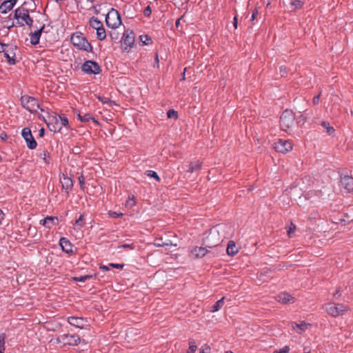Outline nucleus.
<instances>
[{"instance_id":"f257e3e1","label":"nucleus","mask_w":353,"mask_h":353,"mask_svg":"<svg viewBox=\"0 0 353 353\" xmlns=\"http://www.w3.org/2000/svg\"><path fill=\"white\" fill-rule=\"evenodd\" d=\"M225 228V225H218L211 229L204 240V245L208 248H214L219 245L223 239L225 238L224 235H220L221 232H224Z\"/></svg>"},{"instance_id":"f03ea898","label":"nucleus","mask_w":353,"mask_h":353,"mask_svg":"<svg viewBox=\"0 0 353 353\" xmlns=\"http://www.w3.org/2000/svg\"><path fill=\"white\" fill-rule=\"evenodd\" d=\"M70 41L72 45L79 50L86 52H92V45L88 41L87 39L81 32H77L73 33L71 35Z\"/></svg>"},{"instance_id":"7ed1b4c3","label":"nucleus","mask_w":353,"mask_h":353,"mask_svg":"<svg viewBox=\"0 0 353 353\" xmlns=\"http://www.w3.org/2000/svg\"><path fill=\"white\" fill-rule=\"evenodd\" d=\"M14 19L19 20V19H21L24 22L25 24L28 26L29 27H32L33 24V19L29 14V11L28 9L20 7L14 10ZM17 24L19 26H23L24 23L21 22L19 21H17Z\"/></svg>"},{"instance_id":"20e7f679","label":"nucleus","mask_w":353,"mask_h":353,"mask_svg":"<svg viewBox=\"0 0 353 353\" xmlns=\"http://www.w3.org/2000/svg\"><path fill=\"white\" fill-rule=\"evenodd\" d=\"M295 115L292 110H285L280 117V126L282 130L288 131L294 124Z\"/></svg>"},{"instance_id":"39448f33","label":"nucleus","mask_w":353,"mask_h":353,"mask_svg":"<svg viewBox=\"0 0 353 353\" xmlns=\"http://www.w3.org/2000/svg\"><path fill=\"white\" fill-rule=\"evenodd\" d=\"M105 23L108 27L112 29H116L122 23L121 15L117 10L112 8L108 12L105 17Z\"/></svg>"},{"instance_id":"423d86ee","label":"nucleus","mask_w":353,"mask_h":353,"mask_svg":"<svg viewBox=\"0 0 353 353\" xmlns=\"http://www.w3.org/2000/svg\"><path fill=\"white\" fill-rule=\"evenodd\" d=\"M20 101L22 106L30 112H36L40 108L39 101L34 97L23 95Z\"/></svg>"},{"instance_id":"0eeeda50","label":"nucleus","mask_w":353,"mask_h":353,"mask_svg":"<svg viewBox=\"0 0 353 353\" xmlns=\"http://www.w3.org/2000/svg\"><path fill=\"white\" fill-rule=\"evenodd\" d=\"M325 309L328 314L334 317L343 315L348 310V307L345 305L334 303H329L326 304Z\"/></svg>"},{"instance_id":"6e6552de","label":"nucleus","mask_w":353,"mask_h":353,"mask_svg":"<svg viewBox=\"0 0 353 353\" xmlns=\"http://www.w3.org/2000/svg\"><path fill=\"white\" fill-rule=\"evenodd\" d=\"M57 341L63 345H76L81 342V339L77 334H64L57 337Z\"/></svg>"},{"instance_id":"1a4fd4ad","label":"nucleus","mask_w":353,"mask_h":353,"mask_svg":"<svg viewBox=\"0 0 353 353\" xmlns=\"http://www.w3.org/2000/svg\"><path fill=\"white\" fill-rule=\"evenodd\" d=\"M81 70L86 74H98L101 72L100 65L94 61H86L81 66Z\"/></svg>"},{"instance_id":"9d476101","label":"nucleus","mask_w":353,"mask_h":353,"mask_svg":"<svg viewBox=\"0 0 353 353\" xmlns=\"http://www.w3.org/2000/svg\"><path fill=\"white\" fill-rule=\"evenodd\" d=\"M21 136L26 142L27 147L30 150H34L37 146V143L32 136L31 130L29 128H24L21 132Z\"/></svg>"},{"instance_id":"9b49d317","label":"nucleus","mask_w":353,"mask_h":353,"mask_svg":"<svg viewBox=\"0 0 353 353\" xmlns=\"http://www.w3.org/2000/svg\"><path fill=\"white\" fill-rule=\"evenodd\" d=\"M16 50V46L5 45V46L3 47V50L1 51L2 52H3L4 57L7 59L8 63L10 65H14L16 63V54L14 52Z\"/></svg>"},{"instance_id":"f8f14e48","label":"nucleus","mask_w":353,"mask_h":353,"mask_svg":"<svg viewBox=\"0 0 353 353\" xmlns=\"http://www.w3.org/2000/svg\"><path fill=\"white\" fill-rule=\"evenodd\" d=\"M274 148L277 152L285 154L292 150V144L289 141L279 139L274 143Z\"/></svg>"},{"instance_id":"ddd939ff","label":"nucleus","mask_w":353,"mask_h":353,"mask_svg":"<svg viewBox=\"0 0 353 353\" xmlns=\"http://www.w3.org/2000/svg\"><path fill=\"white\" fill-rule=\"evenodd\" d=\"M45 122L52 132H58L61 130L59 120L55 116H48V120H45Z\"/></svg>"},{"instance_id":"4468645a","label":"nucleus","mask_w":353,"mask_h":353,"mask_svg":"<svg viewBox=\"0 0 353 353\" xmlns=\"http://www.w3.org/2000/svg\"><path fill=\"white\" fill-rule=\"evenodd\" d=\"M135 41V34L132 30H125L123 37L122 42L123 44L129 47H132Z\"/></svg>"},{"instance_id":"2eb2a0df","label":"nucleus","mask_w":353,"mask_h":353,"mask_svg":"<svg viewBox=\"0 0 353 353\" xmlns=\"http://www.w3.org/2000/svg\"><path fill=\"white\" fill-rule=\"evenodd\" d=\"M341 185L347 190V192H350L353 190V178L348 175L341 176Z\"/></svg>"},{"instance_id":"dca6fc26","label":"nucleus","mask_w":353,"mask_h":353,"mask_svg":"<svg viewBox=\"0 0 353 353\" xmlns=\"http://www.w3.org/2000/svg\"><path fill=\"white\" fill-rule=\"evenodd\" d=\"M59 245L61 247V249L63 252L67 254H72V244L70 241L65 237H61L59 240Z\"/></svg>"},{"instance_id":"f3484780","label":"nucleus","mask_w":353,"mask_h":353,"mask_svg":"<svg viewBox=\"0 0 353 353\" xmlns=\"http://www.w3.org/2000/svg\"><path fill=\"white\" fill-rule=\"evenodd\" d=\"M17 1V0L4 1L0 6V12L2 14H6L8 11L11 10L16 4Z\"/></svg>"},{"instance_id":"a211bd4d","label":"nucleus","mask_w":353,"mask_h":353,"mask_svg":"<svg viewBox=\"0 0 353 353\" xmlns=\"http://www.w3.org/2000/svg\"><path fill=\"white\" fill-rule=\"evenodd\" d=\"M68 322L73 326H75L79 328H83L85 324V321L83 318H79L77 316H70L68 319Z\"/></svg>"},{"instance_id":"6ab92c4d","label":"nucleus","mask_w":353,"mask_h":353,"mask_svg":"<svg viewBox=\"0 0 353 353\" xmlns=\"http://www.w3.org/2000/svg\"><path fill=\"white\" fill-rule=\"evenodd\" d=\"M276 299L279 302L284 304L288 303L291 301L294 302V297L286 292L280 293L276 296Z\"/></svg>"},{"instance_id":"aec40b11","label":"nucleus","mask_w":353,"mask_h":353,"mask_svg":"<svg viewBox=\"0 0 353 353\" xmlns=\"http://www.w3.org/2000/svg\"><path fill=\"white\" fill-rule=\"evenodd\" d=\"M41 36V30H37L34 32L30 34V43L33 46H36L39 43V39Z\"/></svg>"},{"instance_id":"412c9836","label":"nucleus","mask_w":353,"mask_h":353,"mask_svg":"<svg viewBox=\"0 0 353 353\" xmlns=\"http://www.w3.org/2000/svg\"><path fill=\"white\" fill-rule=\"evenodd\" d=\"M226 252H227V254L230 256H234L239 252V249L236 247L234 241H230L228 242V246L226 248Z\"/></svg>"},{"instance_id":"4be33fe9","label":"nucleus","mask_w":353,"mask_h":353,"mask_svg":"<svg viewBox=\"0 0 353 353\" xmlns=\"http://www.w3.org/2000/svg\"><path fill=\"white\" fill-rule=\"evenodd\" d=\"M60 181L62 184V188L66 190H70L73 186V181L70 177L63 176L60 179Z\"/></svg>"},{"instance_id":"5701e85b","label":"nucleus","mask_w":353,"mask_h":353,"mask_svg":"<svg viewBox=\"0 0 353 353\" xmlns=\"http://www.w3.org/2000/svg\"><path fill=\"white\" fill-rule=\"evenodd\" d=\"M201 166L202 162L199 161L191 162L188 166L187 172L192 173L194 172L198 171L201 168Z\"/></svg>"},{"instance_id":"b1692460","label":"nucleus","mask_w":353,"mask_h":353,"mask_svg":"<svg viewBox=\"0 0 353 353\" xmlns=\"http://www.w3.org/2000/svg\"><path fill=\"white\" fill-rule=\"evenodd\" d=\"M208 252V250L205 248L203 247H196L192 251V253L193 255L195 256V257L201 258L204 256L206 253Z\"/></svg>"},{"instance_id":"393cba45","label":"nucleus","mask_w":353,"mask_h":353,"mask_svg":"<svg viewBox=\"0 0 353 353\" xmlns=\"http://www.w3.org/2000/svg\"><path fill=\"white\" fill-rule=\"evenodd\" d=\"M90 26L95 30L99 29L101 26H103V23L101 21H99L97 18L92 17L90 19Z\"/></svg>"},{"instance_id":"a878e982","label":"nucleus","mask_w":353,"mask_h":353,"mask_svg":"<svg viewBox=\"0 0 353 353\" xmlns=\"http://www.w3.org/2000/svg\"><path fill=\"white\" fill-rule=\"evenodd\" d=\"M78 118L81 122H88L90 120H92L94 123L99 124L98 121H96L90 113H86L83 116H81L80 113L78 114Z\"/></svg>"},{"instance_id":"bb28decb","label":"nucleus","mask_w":353,"mask_h":353,"mask_svg":"<svg viewBox=\"0 0 353 353\" xmlns=\"http://www.w3.org/2000/svg\"><path fill=\"white\" fill-rule=\"evenodd\" d=\"M321 125L325 129L326 132L329 135H332L335 132V129L332 126H331L330 123L327 121H322L321 123Z\"/></svg>"},{"instance_id":"cd10ccee","label":"nucleus","mask_w":353,"mask_h":353,"mask_svg":"<svg viewBox=\"0 0 353 353\" xmlns=\"http://www.w3.org/2000/svg\"><path fill=\"white\" fill-rule=\"evenodd\" d=\"M304 3V0H290V5L292 10H296L301 8Z\"/></svg>"},{"instance_id":"c85d7f7f","label":"nucleus","mask_w":353,"mask_h":353,"mask_svg":"<svg viewBox=\"0 0 353 353\" xmlns=\"http://www.w3.org/2000/svg\"><path fill=\"white\" fill-rule=\"evenodd\" d=\"M96 30H97V39L99 41L104 40L105 39V37H106V32H105V28H103V26H101V28H99V29Z\"/></svg>"},{"instance_id":"c756f323","label":"nucleus","mask_w":353,"mask_h":353,"mask_svg":"<svg viewBox=\"0 0 353 353\" xmlns=\"http://www.w3.org/2000/svg\"><path fill=\"white\" fill-rule=\"evenodd\" d=\"M224 304V297L218 300L214 305L212 307V312L219 311Z\"/></svg>"},{"instance_id":"7c9ffc66","label":"nucleus","mask_w":353,"mask_h":353,"mask_svg":"<svg viewBox=\"0 0 353 353\" xmlns=\"http://www.w3.org/2000/svg\"><path fill=\"white\" fill-rule=\"evenodd\" d=\"M39 157L46 163H50V154L47 150H43L39 153Z\"/></svg>"},{"instance_id":"2f4dec72","label":"nucleus","mask_w":353,"mask_h":353,"mask_svg":"<svg viewBox=\"0 0 353 353\" xmlns=\"http://www.w3.org/2000/svg\"><path fill=\"white\" fill-rule=\"evenodd\" d=\"M6 338V335L5 333H2L0 334V353H4Z\"/></svg>"},{"instance_id":"473e14b6","label":"nucleus","mask_w":353,"mask_h":353,"mask_svg":"<svg viewBox=\"0 0 353 353\" xmlns=\"http://www.w3.org/2000/svg\"><path fill=\"white\" fill-rule=\"evenodd\" d=\"M48 223L50 225V228L52 225H57L59 223V219L57 216H47Z\"/></svg>"},{"instance_id":"72a5a7b5","label":"nucleus","mask_w":353,"mask_h":353,"mask_svg":"<svg viewBox=\"0 0 353 353\" xmlns=\"http://www.w3.org/2000/svg\"><path fill=\"white\" fill-rule=\"evenodd\" d=\"M145 174L149 177L154 178L158 182L161 181V179L157 173L153 170H147Z\"/></svg>"},{"instance_id":"f704fd0d","label":"nucleus","mask_w":353,"mask_h":353,"mask_svg":"<svg viewBox=\"0 0 353 353\" xmlns=\"http://www.w3.org/2000/svg\"><path fill=\"white\" fill-rule=\"evenodd\" d=\"M197 349L195 341L193 339H190L189 341V350L187 353H194Z\"/></svg>"},{"instance_id":"c9c22d12","label":"nucleus","mask_w":353,"mask_h":353,"mask_svg":"<svg viewBox=\"0 0 353 353\" xmlns=\"http://www.w3.org/2000/svg\"><path fill=\"white\" fill-rule=\"evenodd\" d=\"M294 325H296V327L298 328L296 332L299 333H301L302 332L305 331L307 325L305 321H302L301 323H294Z\"/></svg>"},{"instance_id":"e433bc0d","label":"nucleus","mask_w":353,"mask_h":353,"mask_svg":"<svg viewBox=\"0 0 353 353\" xmlns=\"http://www.w3.org/2000/svg\"><path fill=\"white\" fill-rule=\"evenodd\" d=\"M98 99L103 104H108L110 105H111L112 103L115 104V103L113 101L110 100L109 98L105 97L104 96H99Z\"/></svg>"},{"instance_id":"4c0bfd02","label":"nucleus","mask_w":353,"mask_h":353,"mask_svg":"<svg viewBox=\"0 0 353 353\" xmlns=\"http://www.w3.org/2000/svg\"><path fill=\"white\" fill-rule=\"evenodd\" d=\"M167 117L168 119L176 120L178 119V113L174 110L170 109L167 112Z\"/></svg>"},{"instance_id":"58836bf2","label":"nucleus","mask_w":353,"mask_h":353,"mask_svg":"<svg viewBox=\"0 0 353 353\" xmlns=\"http://www.w3.org/2000/svg\"><path fill=\"white\" fill-rule=\"evenodd\" d=\"M59 120L61 128H62L63 126L68 125V119L64 114L59 115Z\"/></svg>"},{"instance_id":"ea45409f","label":"nucleus","mask_w":353,"mask_h":353,"mask_svg":"<svg viewBox=\"0 0 353 353\" xmlns=\"http://www.w3.org/2000/svg\"><path fill=\"white\" fill-rule=\"evenodd\" d=\"M154 244L157 247H164L172 245L170 241H169V242H163L162 239H157Z\"/></svg>"},{"instance_id":"a19ab883","label":"nucleus","mask_w":353,"mask_h":353,"mask_svg":"<svg viewBox=\"0 0 353 353\" xmlns=\"http://www.w3.org/2000/svg\"><path fill=\"white\" fill-rule=\"evenodd\" d=\"M92 277V275H84V276H76V277H74L73 278V280L75 281H79V282H85L86 280L89 279H91Z\"/></svg>"},{"instance_id":"79ce46f5","label":"nucleus","mask_w":353,"mask_h":353,"mask_svg":"<svg viewBox=\"0 0 353 353\" xmlns=\"http://www.w3.org/2000/svg\"><path fill=\"white\" fill-rule=\"evenodd\" d=\"M108 215L111 218H121L123 216V214L121 213V212H114V211H109L108 212Z\"/></svg>"},{"instance_id":"37998d69","label":"nucleus","mask_w":353,"mask_h":353,"mask_svg":"<svg viewBox=\"0 0 353 353\" xmlns=\"http://www.w3.org/2000/svg\"><path fill=\"white\" fill-rule=\"evenodd\" d=\"M140 38V40L144 44V45H148L149 44V41H152L151 38L148 37V35L147 34H142L139 37Z\"/></svg>"},{"instance_id":"c03bdc74","label":"nucleus","mask_w":353,"mask_h":353,"mask_svg":"<svg viewBox=\"0 0 353 353\" xmlns=\"http://www.w3.org/2000/svg\"><path fill=\"white\" fill-rule=\"evenodd\" d=\"M85 223H84V216L83 214H81L78 219L75 221V225L77 226H79L80 228L83 227Z\"/></svg>"},{"instance_id":"a18cd8bd","label":"nucleus","mask_w":353,"mask_h":353,"mask_svg":"<svg viewBox=\"0 0 353 353\" xmlns=\"http://www.w3.org/2000/svg\"><path fill=\"white\" fill-rule=\"evenodd\" d=\"M118 249H120V248H129V249H131V250H134L135 249V245L134 243H125V244H123V245H119Z\"/></svg>"},{"instance_id":"49530a36","label":"nucleus","mask_w":353,"mask_h":353,"mask_svg":"<svg viewBox=\"0 0 353 353\" xmlns=\"http://www.w3.org/2000/svg\"><path fill=\"white\" fill-rule=\"evenodd\" d=\"M210 350L211 348L209 345H205L201 347L199 353H210Z\"/></svg>"},{"instance_id":"de8ad7c7","label":"nucleus","mask_w":353,"mask_h":353,"mask_svg":"<svg viewBox=\"0 0 353 353\" xmlns=\"http://www.w3.org/2000/svg\"><path fill=\"white\" fill-rule=\"evenodd\" d=\"M290 351V348L288 346H285L281 349L276 350L274 352V353H288Z\"/></svg>"},{"instance_id":"09e8293b","label":"nucleus","mask_w":353,"mask_h":353,"mask_svg":"<svg viewBox=\"0 0 353 353\" xmlns=\"http://www.w3.org/2000/svg\"><path fill=\"white\" fill-rule=\"evenodd\" d=\"M109 266L114 268L122 270L124 267V264L123 263L119 264V263H109Z\"/></svg>"},{"instance_id":"8fccbe9b","label":"nucleus","mask_w":353,"mask_h":353,"mask_svg":"<svg viewBox=\"0 0 353 353\" xmlns=\"http://www.w3.org/2000/svg\"><path fill=\"white\" fill-rule=\"evenodd\" d=\"M79 185H80V187L82 190L84 189V184H85V178L83 176V174H81L79 177Z\"/></svg>"},{"instance_id":"3c124183","label":"nucleus","mask_w":353,"mask_h":353,"mask_svg":"<svg viewBox=\"0 0 353 353\" xmlns=\"http://www.w3.org/2000/svg\"><path fill=\"white\" fill-rule=\"evenodd\" d=\"M296 230V225L291 223L290 227L289 228V230H288V234L289 236H291V234L294 233Z\"/></svg>"},{"instance_id":"603ef678","label":"nucleus","mask_w":353,"mask_h":353,"mask_svg":"<svg viewBox=\"0 0 353 353\" xmlns=\"http://www.w3.org/2000/svg\"><path fill=\"white\" fill-rule=\"evenodd\" d=\"M152 13V10L150 6H148L143 10V14L145 17H149Z\"/></svg>"},{"instance_id":"864d4df0","label":"nucleus","mask_w":353,"mask_h":353,"mask_svg":"<svg viewBox=\"0 0 353 353\" xmlns=\"http://www.w3.org/2000/svg\"><path fill=\"white\" fill-rule=\"evenodd\" d=\"M109 35L112 40H117L119 39V33L117 32H110Z\"/></svg>"},{"instance_id":"5fc2aeb1","label":"nucleus","mask_w":353,"mask_h":353,"mask_svg":"<svg viewBox=\"0 0 353 353\" xmlns=\"http://www.w3.org/2000/svg\"><path fill=\"white\" fill-rule=\"evenodd\" d=\"M40 223L42 224L43 225H44L47 228H49V229L50 228V225L48 223L47 217L41 220Z\"/></svg>"},{"instance_id":"6e6d98bb","label":"nucleus","mask_w":353,"mask_h":353,"mask_svg":"<svg viewBox=\"0 0 353 353\" xmlns=\"http://www.w3.org/2000/svg\"><path fill=\"white\" fill-rule=\"evenodd\" d=\"M48 27H50V25L47 26L46 25H43L39 30H41V34L48 33L50 31V29H47Z\"/></svg>"},{"instance_id":"4d7b16f0","label":"nucleus","mask_w":353,"mask_h":353,"mask_svg":"<svg viewBox=\"0 0 353 353\" xmlns=\"http://www.w3.org/2000/svg\"><path fill=\"white\" fill-rule=\"evenodd\" d=\"M159 56H158V53L156 52L155 53V57H154V67H157V68H159Z\"/></svg>"},{"instance_id":"13d9d810","label":"nucleus","mask_w":353,"mask_h":353,"mask_svg":"<svg viewBox=\"0 0 353 353\" xmlns=\"http://www.w3.org/2000/svg\"><path fill=\"white\" fill-rule=\"evenodd\" d=\"M321 97V92L313 98V104L316 105L319 103V101Z\"/></svg>"},{"instance_id":"bf43d9fd","label":"nucleus","mask_w":353,"mask_h":353,"mask_svg":"<svg viewBox=\"0 0 353 353\" xmlns=\"http://www.w3.org/2000/svg\"><path fill=\"white\" fill-rule=\"evenodd\" d=\"M280 72H281V76L283 77L287 73L286 68L285 66H281Z\"/></svg>"},{"instance_id":"052dcab7","label":"nucleus","mask_w":353,"mask_h":353,"mask_svg":"<svg viewBox=\"0 0 353 353\" xmlns=\"http://www.w3.org/2000/svg\"><path fill=\"white\" fill-rule=\"evenodd\" d=\"M258 14V10L256 9H255L253 12H252V18H251V21H253L254 20L256 16Z\"/></svg>"},{"instance_id":"680f3d73","label":"nucleus","mask_w":353,"mask_h":353,"mask_svg":"<svg viewBox=\"0 0 353 353\" xmlns=\"http://www.w3.org/2000/svg\"><path fill=\"white\" fill-rule=\"evenodd\" d=\"M45 134V129L43 128H41L40 130H39V136L40 137H43Z\"/></svg>"},{"instance_id":"e2e57ef3","label":"nucleus","mask_w":353,"mask_h":353,"mask_svg":"<svg viewBox=\"0 0 353 353\" xmlns=\"http://www.w3.org/2000/svg\"><path fill=\"white\" fill-rule=\"evenodd\" d=\"M7 134L6 132H2L0 135V138L1 139V140L3 141H6L7 139Z\"/></svg>"},{"instance_id":"0e129e2a","label":"nucleus","mask_w":353,"mask_h":353,"mask_svg":"<svg viewBox=\"0 0 353 353\" xmlns=\"http://www.w3.org/2000/svg\"><path fill=\"white\" fill-rule=\"evenodd\" d=\"M233 25H234V27L236 29V28H237V25H238V19H237V16H235V17H234Z\"/></svg>"},{"instance_id":"69168bd1","label":"nucleus","mask_w":353,"mask_h":353,"mask_svg":"<svg viewBox=\"0 0 353 353\" xmlns=\"http://www.w3.org/2000/svg\"><path fill=\"white\" fill-rule=\"evenodd\" d=\"M99 268H100L101 270H105V271H108V270H110V269H109V267H108V266H107V265H100Z\"/></svg>"},{"instance_id":"338daca9","label":"nucleus","mask_w":353,"mask_h":353,"mask_svg":"<svg viewBox=\"0 0 353 353\" xmlns=\"http://www.w3.org/2000/svg\"><path fill=\"white\" fill-rule=\"evenodd\" d=\"M341 296L340 290L338 289L336 292L334 294V297L338 299Z\"/></svg>"},{"instance_id":"774afa93","label":"nucleus","mask_w":353,"mask_h":353,"mask_svg":"<svg viewBox=\"0 0 353 353\" xmlns=\"http://www.w3.org/2000/svg\"><path fill=\"white\" fill-rule=\"evenodd\" d=\"M4 214L1 210H0V223H1L2 220L4 219Z\"/></svg>"}]
</instances>
